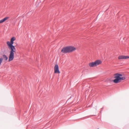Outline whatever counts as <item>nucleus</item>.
Here are the masks:
<instances>
[{
    "label": "nucleus",
    "mask_w": 129,
    "mask_h": 129,
    "mask_svg": "<svg viewBox=\"0 0 129 129\" xmlns=\"http://www.w3.org/2000/svg\"><path fill=\"white\" fill-rule=\"evenodd\" d=\"M3 58L1 57L0 58V66L1 65L3 61Z\"/></svg>",
    "instance_id": "nucleus-9"
},
{
    "label": "nucleus",
    "mask_w": 129,
    "mask_h": 129,
    "mask_svg": "<svg viewBox=\"0 0 129 129\" xmlns=\"http://www.w3.org/2000/svg\"><path fill=\"white\" fill-rule=\"evenodd\" d=\"M15 40V37H13L11 39L10 42L8 41L7 42L8 47L10 50L9 57V62L13 60L14 58V53H16V49L15 47L13 45V44L14 41Z\"/></svg>",
    "instance_id": "nucleus-1"
},
{
    "label": "nucleus",
    "mask_w": 129,
    "mask_h": 129,
    "mask_svg": "<svg viewBox=\"0 0 129 129\" xmlns=\"http://www.w3.org/2000/svg\"><path fill=\"white\" fill-rule=\"evenodd\" d=\"M114 78L115 79L113 80L114 83H117L120 82L122 80H124L125 78L120 74H116L114 75Z\"/></svg>",
    "instance_id": "nucleus-3"
},
{
    "label": "nucleus",
    "mask_w": 129,
    "mask_h": 129,
    "mask_svg": "<svg viewBox=\"0 0 129 129\" xmlns=\"http://www.w3.org/2000/svg\"><path fill=\"white\" fill-rule=\"evenodd\" d=\"M9 18L8 17H6L4 18L3 19L0 20V24L2 23L5 22V21L7 20Z\"/></svg>",
    "instance_id": "nucleus-7"
},
{
    "label": "nucleus",
    "mask_w": 129,
    "mask_h": 129,
    "mask_svg": "<svg viewBox=\"0 0 129 129\" xmlns=\"http://www.w3.org/2000/svg\"><path fill=\"white\" fill-rule=\"evenodd\" d=\"M102 63V61L100 60H98L95 61L94 62L89 63V65L90 67H94Z\"/></svg>",
    "instance_id": "nucleus-4"
},
{
    "label": "nucleus",
    "mask_w": 129,
    "mask_h": 129,
    "mask_svg": "<svg viewBox=\"0 0 129 129\" xmlns=\"http://www.w3.org/2000/svg\"><path fill=\"white\" fill-rule=\"evenodd\" d=\"M3 58L5 60H7L8 59V57L6 55H3Z\"/></svg>",
    "instance_id": "nucleus-8"
},
{
    "label": "nucleus",
    "mask_w": 129,
    "mask_h": 129,
    "mask_svg": "<svg viewBox=\"0 0 129 129\" xmlns=\"http://www.w3.org/2000/svg\"><path fill=\"white\" fill-rule=\"evenodd\" d=\"M76 49L75 47L70 46L63 48L61 50V52L63 53H71L75 51Z\"/></svg>",
    "instance_id": "nucleus-2"
},
{
    "label": "nucleus",
    "mask_w": 129,
    "mask_h": 129,
    "mask_svg": "<svg viewBox=\"0 0 129 129\" xmlns=\"http://www.w3.org/2000/svg\"><path fill=\"white\" fill-rule=\"evenodd\" d=\"M54 73H55L59 74L60 72L59 70L58 66L57 64H56L54 67Z\"/></svg>",
    "instance_id": "nucleus-5"
},
{
    "label": "nucleus",
    "mask_w": 129,
    "mask_h": 129,
    "mask_svg": "<svg viewBox=\"0 0 129 129\" xmlns=\"http://www.w3.org/2000/svg\"><path fill=\"white\" fill-rule=\"evenodd\" d=\"M118 59L121 60L129 58V56H127L120 55L118 57Z\"/></svg>",
    "instance_id": "nucleus-6"
}]
</instances>
